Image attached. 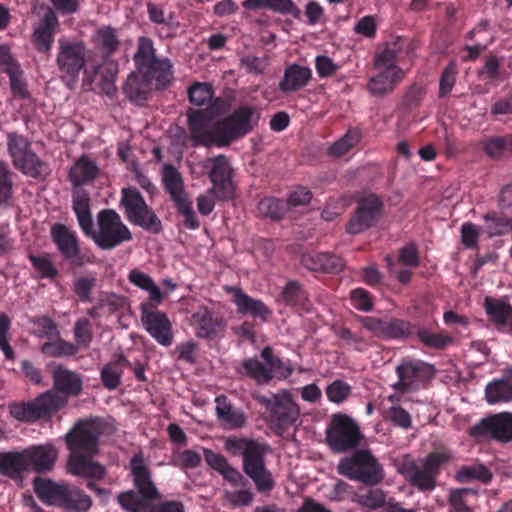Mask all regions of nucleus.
Segmentation results:
<instances>
[{
    "instance_id": "nucleus-14",
    "label": "nucleus",
    "mask_w": 512,
    "mask_h": 512,
    "mask_svg": "<svg viewBox=\"0 0 512 512\" xmlns=\"http://www.w3.org/2000/svg\"><path fill=\"white\" fill-rule=\"evenodd\" d=\"M364 436L357 423L345 414H335L326 431V441L333 452L344 453L361 445Z\"/></svg>"
},
{
    "instance_id": "nucleus-1",
    "label": "nucleus",
    "mask_w": 512,
    "mask_h": 512,
    "mask_svg": "<svg viewBox=\"0 0 512 512\" xmlns=\"http://www.w3.org/2000/svg\"><path fill=\"white\" fill-rule=\"evenodd\" d=\"M52 389L27 402H13L9 405L10 415L26 423H34L49 418L64 408L70 398L79 396L83 391L82 375L62 365L51 369Z\"/></svg>"
},
{
    "instance_id": "nucleus-34",
    "label": "nucleus",
    "mask_w": 512,
    "mask_h": 512,
    "mask_svg": "<svg viewBox=\"0 0 512 512\" xmlns=\"http://www.w3.org/2000/svg\"><path fill=\"white\" fill-rule=\"evenodd\" d=\"M485 398L489 404L512 400V368L501 379L494 380L486 385Z\"/></svg>"
},
{
    "instance_id": "nucleus-6",
    "label": "nucleus",
    "mask_w": 512,
    "mask_h": 512,
    "mask_svg": "<svg viewBox=\"0 0 512 512\" xmlns=\"http://www.w3.org/2000/svg\"><path fill=\"white\" fill-rule=\"evenodd\" d=\"M253 398L265 408L267 423L277 435H283L300 415L298 405L286 390L270 395L255 394Z\"/></svg>"
},
{
    "instance_id": "nucleus-40",
    "label": "nucleus",
    "mask_w": 512,
    "mask_h": 512,
    "mask_svg": "<svg viewBox=\"0 0 512 512\" xmlns=\"http://www.w3.org/2000/svg\"><path fill=\"white\" fill-rule=\"evenodd\" d=\"M72 208L83 233L85 235L91 233L94 225L90 210L89 195L83 192L73 196Z\"/></svg>"
},
{
    "instance_id": "nucleus-24",
    "label": "nucleus",
    "mask_w": 512,
    "mask_h": 512,
    "mask_svg": "<svg viewBox=\"0 0 512 512\" xmlns=\"http://www.w3.org/2000/svg\"><path fill=\"white\" fill-rule=\"evenodd\" d=\"M27 470L38 473L50 471L57 458V451L51 444L34 445L23 450Z\"/></svg>"
},
{
    "instance_id": "nucleus-35",
    "label": "nucleus",
    "mask_w": 512,
    "mask_h": 512,
    "mask_svg": "<svg viewBox=\"0 0 512 512\" xmlns=\"http://www.w3.org/2000/svg\"><path fill=\"white\" fill-rule=\"evenodd\" d=\"M154 89V85L146 81L145 77H141L140 74L131 73L123 87V91L126 96L137 104L142 105L145 103Z\"/></svg>"
},
{
    "instance_id": "nucleus-61",
    "label": "nucleus",
    "mask_w": 512,
    "mask_h": 512,
    "mask_svg": "<svg viewBox=\"0 0 512 512\" xmlns=\"http://www.w3.org/2000/svg\"><path fill=\"white\" fill-rule=\"evenodd\" d=\"M96 282L95 277H79L73 283V292L81 302H91V294Z\"/></svg>"
},
{
    "instance_id": "nucleus-44",
    "label": "nucleus",
    "mask_w": 512,
    "mask_h": 512,
    "mask_svg": "<svg viewBox=\"0 0 512 512\" xmlns=\"http://www.w3.org/2000/svg\"><path fill=\"white\" fill-rule=\"evenodd\" d=\"M455 478L460 483L479 481L487 484L492 479V473L483 464L465 465L457 471Z\"/></svg>"
},
{
    "instance_id": "nucleus-48",
    "label": "nucleus",
    "mask_w": 512,
    "mask_h": 512,
    "mask_svg": "<svg viewBox=\"0 0 512 512\" xmlns=\"http://www.w3.org/2000/svg\"><path fill=\"white\" fill-rule=\"evenodd\" d=\"M362 133L358 128H351L339 140L334 142L329 148V155L341 157L346 154L351 148L355 147L361 140Z\"/></svg>"
},
{
    "instance_id": "nucleus-10",
    "label": "nucleus",
    "mask_w": 512,
    "mask_h": 512,
    "mask_svg": "<svg viewBox=\"0 0 512 512\" xmlns=\"http://www.w3.org/2000/svg\"><path fill=\"white\" fill-rule=\"evenodd\" d=\"M260 115L254 106L240 105L230 115L215 122L218 147H227L233 141L251 133Z\"/></svg>"
},
{
    "instance_id": "nucleus-28",
    "label": "nucleus",
    "mask_w": 512,
    "mask_h": 512,
    "mask_svg": "<svg viewBox=\"0 0 512 512\" xmlns=\"http://www.w3.org/2000/svg\"><path fill=\"white\" fill-rule=\"evenodd\" d=\"M196 329V336L204 339H214L224 327V321L206 307H201L191 317Z\"/></svg>"
},
{
    "instance_id": "nucleus-22",
    "label": "nucleus",
    "mask_w": 512,
    "mask_h": 512,
    "mask_svg": "<svg viewBox=\"0 0 512 512\" xmlns=\"http://www.w3.org/2000/svg\"><path fill=\"white\" fill-rule=\"evenodd\" d=\"M225 290L232 295V302L238 314L248 315L263 322H267L272 316V310L262 300L251 297L241 288L227 286Z\"/></svg>"
},
{
    "instance_id": "nucleus-26",
    "label": "nucleus",
    "mask_w": 512,
    "mask_h": 512,
    "mask_svg": "<svg viewBox=\"0 0 512 512\" xmlns=\"http://www.w3.org/2000/svg\"><path fill=\"white\" fill-rule=\"evenodd\" d=\"M484 308L489 321L500 332L512 331V306L503 299L485 297Z\"/></svg>"
},
{
    "instance_id": "nucleus-55",
    "label": "nucleus",
    "mask_w": 512,
    "mask_h": 512,
    "mask_svg": "<svg viewBox=\"0 0 512 512\" xmlns=\"http://www.w3.org/2000/svg\"><path fill=\"white\" fill-rule=\"evenodd\" d=\"M74 339L78 346L88 348L93 339V328L91 321L82 317L79 318L73 329Z\"/></svg>"
},
{
    "instance_id": "nucleus-33",
    "label": "nucleus",
    "mask_w": 512,
    "mask_h": 512,
    "mask_svg": "<svg viewBox=\"0 0 512 512\" xmlns=\"http://www.w3.org/2000/svg\"><path fill=\"white\" fill-rule=\"evenodd\" d=\"M130 366L129 360L122 353L116 354L101 369L100 378L103 386L108 390H114L121 384L124 368Z\"/></svg>"
},
{
    "instance_id": "nucleus-23",
    "label": "nucleus",
    "mask_w": 512,
    "mask_h": 512,
    "mask_svg": "<svg viewBox=\"0 0 512 512\" xmlns=\"http://www.w3.org/2000/svg\"><path fill=\"white\" fill-rule=\"evenodd\" d=\"M59 20L55 11L48 8L32 33V42L39 53L51 52Z\"/></svg>"
},
{
    "instance_id": "nucleus-29",
    "label": "nucleus",
    "mask_w": 512,
    "mask_h": 512,
    "mask_svg": "<svg viewBox=\"0 0 512 512\" xmlns=\"http://www.w3.org/2000/svg\"><path fill=\"white\" fill-rule=\"evenodd\" d=\"M311 78L312 71L309 67L291 64L286 67L278 88L284 94L296 92L307 86Z\"/></svg>"
},
{
    "instance_id": "nucleus-2",
    "label": "nucleus",
    "mask_w": 512,
    "mask_h": 512,
    "mask_svg": "<svg viewBox=\"0 0 512 512\" xmlns=\"http://www.w3.org/2000/svg\"><path fill=\"white\" fill-rule=\"evenodd\" d=\"M105 429L106 423L100 417L90 416L75 421L64 437L70 451L67 466L71 474L92 479L105 477V467L92 460V457L98 453L99 439Z\"/></svg>"
},
{
    "instance_id": "nucleus-31",
    "label": "nucleus",
    "mask_w": 512,
    "mask_h": 512,
    "mask_svg": "<svg viewBox=\"0 0 512 512\" xmlns=\"http://www.w3.org/2000/svg\"><path fill=\"white\" fill-rule=\"evenodd\" d=\"M33 486L35 494L43 503L63 506L67 495V487L41 477H36L33 480Z\"/></svg>"
},
{
    "instance_id": "nucleus-15",
    "label": "nucleus",
    "mask_w": 512,
    "mask_h": 512,
    "mask_svg": "<svg viewBox=\"0 0 512 512\" xmlns=\"http://www.w3.org/2000/svg\"><path fill=\"white\" fill-rule=\"evenodd\" d=\"M398 381L392 388L401 393L414 392L435 376V368L432 364L419 359L405 358L395 369Z\"/></svg>"
},
{
    "instance_id": "nucleus-45",
    "label": "nucleus",
    "mask_w": 512,
    "mask_h": 512,
    "mask_svg": "<svg viewBox=\"0 0 512 512\" xmlns=\"http://www.w3.org/2000/svg\"><path fill=\"white\" fill-rule=\"evenodd\" d=\"M257 210L261 216L278 221L284 217L287 204L282 199L265 197L259 201Z\"/></svg>"
},
{
    "instance_id": "nucleus-62",
    "label": "nucleus",
    "mask_w": 512,
    "mask_h": 512,
    "mask_svg": "<svg viewBox=\"0 0 512 512\" xmlns=\"http://www.w3.org/2000/svg\"><path fill=\"white\" fill-rule=\"evenodd\" d=\"M474 492L469 488L455 489L450 492L448 503L454 512H472L467 503V496Z\"/></svg>"
},
{
    "instance_id": "nucleus-49",
    "label": "nucleus",
    "mask_w": 512,
    "mask_h": 512,
    "mask_svg": "<svg viewBox=\"0 0 512 512\" xmlns=\"http://www.w3.org/2000/svg\"><path fill=\"white\" fill-rule=\"evenodd\" d=\"M412 334L411 324L408 321L392 318L384 320L381 338L404 339Z\"/></svg>"
},
{
    "instance_id": "nucleus-12",
    "label": "nucleus",
    "mask_w": 512,
    "mask_h": 512,
    "mask_svg": "<svg viewBox=\"0 0 512 512\" xmlns=\"http://www.w3.org/2000/svg\"><path fill=\"white\" fill-rule=\"evenodd\" d=\"M98 230L86 234L102 250H112L124 242L132 240V233L113 209H103L97 214Z\"/></svg>"
},
{
    "instance_id": "nucleus-11",
    "label": "nucleus",
    "mask_w": 512,
    "mask_h": 512,
    "mask_svg": "<svg viewBox=\"0 0 512 512\" xmlns=\"http://www.w3.org/2000/svg\"><path fill=\"white\" fill-rule=\"evenodd\" d=\"M120 207L123 208L126 219L133 225L141 227L151 234H160L162 222L155 211L148 206L144 197L136 187L121 189Z\"/></svg>"
},
{
    "instance_id": "nucleus-46",
    "label": "nucleus",
    "mask_w": 512,
    "mask_h": 512,
    "mask_svg": "<svg viewBox=\"0 0 512 512\" xmlns=\"http://www.w3.org/2000/svg\"><path fill=\"white\" fill-rule=\"evenodd\" d=\"M417 336L426 347L436 350H444L454 342L453 337L445 331L436 333L423 328L417 332Z\"/></svg>"
},
{
    "instance_id": "nucleus-54",
    "label": "nucleus",
    "mask_w": 512,
    "mask_h": 512,
    "mask_svg": "<svg viewBox=\"0 0 512 512\" xmlns=\"http://www.w3.org/2000/svg\"><path fill=\"white\" fill-rule=\"evenodd\" d=\"M357 503L370 510H376L386 505V495L382 489H368L356 495Z\"/></svg>"
},
{
    "instance_id": "nucleus-3",
    "label": "nucleus",
    "mask_w": 512,
    "mask_h": 512,
    "mask_svg": "<svg viewBox=\"0 0 512 512\" xmlns=\"http://www.w3.org/2000/svg\"><path fill=\"white\" fill-rule=\"evenodd\" d=\"M225 446L232 455L242 457V470L259 493H269L274 489L275 481L265 462L268 445L255 439L230 437Z\"/></svg>"
},
{
    "instance_id": "nucleus-4",
    "label": "nucleus",
    "mask_w": 512,
    "mask_h": 512,
    "mask_svg": "<svg viewBox=\"0 0 512 512\" xmlns=\"http://www.w3.org/2000/svg\"><path fill=\"white\" fill-rule=\"evenodd\" d=\"M137 72L146 81L154 85L155 90H165L172 83L173 63L167 57H158L151 38L138 39L137 50L133 56Z\"/></svg>"
},
{
    "instance_id": "nucleus-47",
    "label": "nucleus",
    "mask_w": 512,
    "mask_h": 512,
    "mask_svg": "<svg viewBox=\"0 0 512 512\" xmlns=\"http://www.w3.org/2000/svg\"><path fill=\"white\" fill-rule=\"evenodd\" d=\"M508 142V134L505 136H487L479 142V145L487 157L498 160L505 151H509Z\"/></svg>"
},
{
    "instance_id": "nucleus-36",
    "label": "nucleus",
    "mask_w": 512,
    "mask_h": 512,
    "mask_svg": "<svg viewBox=\"0 0 512 512\" xmlns=\"http://www.w3.org/2000/svg\"><path fill=\"white\" fill-rule=\"evenodd\" d=\"M280 297L289 306L301 310H309V297L303 285L297 280H289L283 287Z\"/></svg>"
},
{
    "instance_id": "nucleus-18",
    "label": "nucleus",
    "mask_w": 512,
    "mask_h": 512,
    "mask_svg": "<svg viewBox=\"0 0 512 512\" xmlns=\"http://www.w3.org/2000/svg\"><path fill=\"white\" fill-rule=\"evenodd\" d=\"M382 208L381 199L374 194L361 199L346 224L347 233L356 235L374 226L382 213Z\"/></svg>"
},
{
    "instance_id": "nucleus-63",
    "label": "nucleus",
    "mask_w": 512,
    "mask_h": 512,
    "mask_svg": "<svg viewBox=\"0 0 512 512\" xmlns=\"http://www.w3.org/2000/svg\"><path fill=\"white\" fill-rule=\"evenodd\" d=\"M351 393V386L343 380L337 379L326 388L327 398L333 403H341Z\"/></svg>"
},
{
    "instance_id": "nucleus-60",
    "label": "nucleus",
    "mask_w": 512,
    "mask_h": 512,
    "mask_svg": "<svg viewBox=\"0 0 512 512\" xmlns=\"http://www.w3.org/2000/svg\"><path fill=\"white\" fill-rule=\"evenodd\" d=\"M7 75L9 77L10 88L13 96L20 99H27L30 94L27 89V84L22 78V71L20 67L14 68V70L9 69L7 71Z\"/></svg>"
},
{
    "instance_id": "nucleus-41",
    "label": "nucleus",
    "mask_w": 512,
    "mask_h": 512,
    "mask_svg": "<svg viewBox=\"0 0 512 512\" xmlns=\"http://www.w3.org/2000/svg\"><path fill=\"white\" fill-rule=\"evenodd\" d=\"M239 372L258 385L268 384L272 380L271 370L256 357L244 359Z\"/></svg>"
},
{
    "instance_id": "nucleus-39",
    "label": "nucleus",
    "mask_w": 512,
    "mask_h": 512,
    "mask_svg": "<svg viewBox=\"0 0 512 512\" xmlns=\"http://www.w3.org/2000/svg\"><path fill=\"white\" fill-rule=\"evenodd\" d=\"M98 173L96 163L87 156H81L69 171L71 183L79 187L95 179Z\"/></svg>"
},
{
    "instance_id": "nucleus-58",
    "label": "nucleus",
    "mask_w": 512,
    "mask_h": 512,
    "mask_svg": "<svg viewBox=\"0 0 512 512\" xmlns=\"http://www.w3.org/2000/svg\"><path fill=\"white\" fill-rule=\"evenodd\" d=\"M189 101L197 106H203L213 97V90L206 83H194L188 89Z\"/></svg>"
},
{
    "instance_id": "nucleus-32",
    "label": "nucleus",
    "mask_w": 512,
    "mask_h": 512,
    "mask_svg": "<svg viewBox=\"0 0 512 512\" xmlns=\"http://www.w3.org/2000/svg\"><path fill=\"white\" fill-rule=\"evenodd\" d=\"M483 221L482 232L489 238L512 234V216L503 213L500 209L488 211L483 215Z\"/></svg>"
},
{
    "instance_id": "nucleus-20",
    "label": "nucleus",
    "mask_w": 512,
    "mask_h": 512,
    "mask_svg": "<svg viewBox=\"0 0 512 512\" xmlns=\"http://www.w3.org/2000/svg\"><path fill=\"white\" fill-rule=\"evenodd\" d=\"M188 127L190 138L195 146L210 147L212 144L218 146V138L214 132L215 123L212 124V117L208 111L191 110L188 113Z\"/></svg>"
},
{
    "instance_id": "nucleus-52",
    "label": "nucleus",
    "mask_w": 512,
    "mask_h": 512,
    "mask_svg": "<svg viewBox=\"0 0 512 512\" xmlns=\"http://www.w3.org/2000/svg\"><path fill=\"white\" fill-rule=\"evenodd\" d=\"M63 506L77 512H86L92 506V499L80 489L68 488Z\"/></svg>"
},
{
    "instance_id": "nucleus-21",
    "label": "nucleus",
    "mask_w": 512,
    "mask_h": 512,
    "mask_svg": "<svg viewBox=\"0 0 512 512\" xmlns=\"http://www.w3.org/2000/svg\"><path fill=\"white\" fill-rule=\"evenodd\" d=\"M130 469L137 494L143 501L152 502L160 499V493L151 479L149 468L145 465L142 454H135L130 460Z\"/></svg>"
},
{
    "instance_id": "nucleus-43",
    "label": "nucleus",
    "mask_w": 512,
    "mask_h": 512,
    "mask_svg": "<svg viewBox=\"0 0 512 512\" xmlns=\"http://www.w3.org/2000/svg\"><path fill=\"white\" fill-rule=\"evenodd\" d=\"M28 259L36 271L37 279L53 280L59 275V270L53 263L49 253H43L41 255L29 253Z\"/></svg>"
},
{
    "instance_id": "nucleus-25",
    "label": "nucleus",
    "mask_w": 512,
    "mask_h": 512,
    "mask_svg": "<svg viewBox=\"0 0 512 512\" xmlns=\"http://www.w3.org/2000/svg\"><path fill=\"white\" fill-rule=\"evenodd\" d=\"M404 78L405 72L402 68L383 69L369 79L367 90L373 96L383 97L391 93Z\"/></svg>"
},
{
    "instance_id": "nucleus-7",
    "label": "nucleus",
    "mask_w": 512,
    "mask_h": 512,
    "mask_svg": "<svg viewBox=\"0 0 512 512\" xmlns=\"http://www.w3.org/2000/svg\"><path fill=\"white\" fill-rule=\"evenodd\" d=\"M450 459L449 451H434L422 460L404 464L400 472L405 480L419 492H430L436 488L441 465Z\"/></svg>"
},
{
    "instance_id": "nucleus-37",
    "label": "nucleus",
    "mask_w": 512,
    "mask_h": 512,
    "mask_svg": "<svg viewBox=\"0 0 512 512\" xmlns=\"http://www.w3.org/2000/svg\"><path fill=\"white\" fill-rule=\"evenodd\" d=\"M28 472L23 451L0 452V474L10 479H18Z\"/></svg>"
},
{
    "instance_id": "nucleus-42",
    "label": "nucleus",
    "mask_w": 512,
    "mask_h": 512,
    "mask_svg": "<svg viewBox=\"0 0 512 512\" xmlns=\"http://www.w3.org/2000/svg\"><path fill=\"white\" fill-rule=\"evenodd\" d=\"M128 280L134 286L147 291L151 301L156 303H160L162 301L163 295L160 288L148 274L138 269H133L128 274Z\"/></svg>"
},
{
    "instance_id": "nucleus-50",
    "label": "nucleus",
    "mask_w": 512,
    "mask_h": 512,
    "mask_svg": "<svg viewBox=\"0 0 512 512\" xmlns=\"http://www.w3.org/2000/svg\"><path fill=\"white\" fill-rule=\"evenodd\" d=\"M119 505L128 512H150L151 504L133 490L122 492L117 497Z\"/></svg>"
},
{
    "instance_id": "nucleus-53",
    "label": "nucleus",
    "mask_w": 512,
    "mask_h": 512,
    "mask_svg": "<svg viewBox=\"0 0 512 512\" xmlns=\"http://www.w3.org/2000/svg\"><path fill=\"white\" fill-rule=\"evenodd\" d=\"M163 183L165 190L170 197L184 193V185L181 174L172 165H165L163 168Z\"/></svg>"
},
{
    "instance_id": "nucleus-38",
    "label": "nucleus",
    "mask_w": 512,
    "mask_h": 512,
    "mask_svg": "<svg viewBox=\"0 0 512 512\" xmlns=\"http://www.w3.org/2000/svg\"><path fill=\"white\" fill-rule=\"evenodd\" d=\"M93 42L104 59L112 56L120 47L117 30L111 26H102L97 29L93 36Z\"/></svg>"
},
{
    "instance_id": "nucleus-59",
    "label": "nucleus",
    "mask_w": 512,
    "mask_h": 512,
    "mask_svg": "<svg viewBox=\"0 0 512 512\" xmlns=\"http://www.w3.org/2000/svg\"><path fill=\"white\" fill-rule=\"evenodd\" d=\"M269 65L268 57L245 55L240 58V67L248 74L260 75Z\"/></svg>"
},
{
    "instance_id": "nucleus-30",
    "label": "nucleus",
    "mask_w": 512,
    "mask_h": 512,
    "mask_svg": "<svg viewBox=\"0 0 512 512\" xmlns=\"http://www.w3.org/2000/svg\"><path fill=\"white\" fill-rule=\"evenodd\" d=\"M404 48L406 53H410L414 49L409 40L397 37L394 41L388 43L384 49L376 53L375 66L383 67V69L400 68L396 63L399 61V54Z\"/></svg>"
},
{
    "instance_id": "nucleus-16",
    "label": "nucleus",
    "mask_w": 512,
    "mask_h": 512,
    "mask_svg": "<svg viewBox=\"0 0 512 512\" xmlns=\"http://www.w3.org/2000/svg\"><path fill=\"white\" fill-rule=\"evenodd\" d=\"M204 168L208 169V176L213 184L208 192L215 194V198L221 201L232 199L235 187L232 183L233 169L228 158L223 154L208 158Z\"/></svg>"
},
{
    "instance_id": "nucleus-17",
    "label": "nucleus",
    "mask_w": 512,
    "mask_h": 512,
    "mask_svg": "<svg viewBox=\"0 0 512 512\" xmlns=\"http://www.w3.org/2000/svg\"><path fill=\"white\" fill-rule=\"evenodd\" d=\"M469 435L475 439L492 438L503 443L512 441V413L502 412L481 419L470 427Z\"/></svg>"
},
{
    "instance_id": "nucleus-57",
    "label": "nucleus",
    "mask_w": 512,
    "mask_h": 512,
    "mask_svg": "<svg viewBox=\"0 0 512 512\" xmlns=\"http://www.w3.org/2000/svg\"><path fill=\"white\" fill-rule=\"evenodd\" d=\"M35 326V334L39 338H54L60 335L56 323L48 316L35 317L32 320Z\"/></svg>"
},
{
    "instance_id": "nucleus-51",
    "label": "nucleus",
    "mask_w": 512,
    "mask_h": 512,
    "mask_svg": "<svg viewBox=\"0 0 512 512\" xmlns=\"http://www.w3.org/2000/svg\"><path fill=\"white\" fill-rule=\"evenodd\" d=\"M55 341H49L42 345L41 351L51 357L73 356L77 353V345L70 343L60 336Z\"/></svg>"
},
{
    "instance_id": "nucleus-5",
    "label": "nucleus",
    "mask_w": 512,
    "mask_h": 512,
    "mask_svg": "<svg viewBox=\"0 0 512 512\" xmlns=\"http://www.w3.org/2000/svg\"><path fill=\"white\" fill-rule=\"evenodd\" d=\"M57 43L56 65L60 72V79L68 89L74 90L79 74L93 51L83 40L77 38L62 36Z\"/></svg>"
},
{
    "instance_id": "nucleus-13",
    "label": "nucleus",
    "mask_w": 512,
    "mask_h": 512,
    "mask_svg": "<svg viewBox=\"0 0 512 512\" xmlns=\"http://www.w3.org/2000/svg\"><path fill=\"white\" fill-rule=\"evenodd\" d=\"M340 475L364 484L377 485L383 479L382 467L369 450L354 451L340 459L337 466Z\"/></svg>"
},
{
    "instance_id": "nucleus-64",
    "label": "nucleus",
    "mask_w": 512,
    "mask_h": 512,
    "mask_svg": "<svg viewBox=\"0 0 512 512\" xmlns=\"http://www.w3.org/2000/svg\"><path fill=\"white\" fill-rule=\"evenodd\" d=\"M481 231L482 228H478L474 223L464 222L460 229L462 244L468 249H478V242Z\"/></svg>"
},
{
    "instance_id": "nucleus-19",
    "label": "nucleus",
    "mask_w": 512,
    "mask_h": 512,
    "mask_svg": "<svg viewBox=\"0 0 512 512\" xmlns=\"http://www.w3.org/2000/svg\"><path fill=\"white\" fill-rule=\"evenodd\" d=\"M141 321L146 331L160 345L168 347L172 344V324L164 312L150 309L149 304H142Z\"/></svg>"
},
{
    "instance_id": "nucleus-56",
    "label": "nucleus",
    "mask_w": 512,
    "mask_h": 512,
    "mask_svg": "<svg viewBox=\"0 0 512 512\" xmlns=\"http://www.w3.org/2000/svg\"><path fill=\"white\" fill-rule=\"evenodd\" d=\"M457 67L451 61L442 71L439 81V97L444 98L452 91L457 79Z\"/></svg>"
},
{
    "instance_id": "nucleus-9",
    "label": "nucleus",
    "mask_w": 512,
    "mask_h": 512,
    "mask_svg": "<svg viewBox=\"0 0 512 512\" xmlns=\"http://www.w3.org/2000/svg\"><path fill=\"white\" fill-rule=\"evenodd\" d=\"M6 144L14 167L24 175L41 179L50 173L49 164L38 157L25 136L10 132L7 134Z\"/></svg>"
},
{
    "instance_id": "nucleus-27",
    "label": "nucleus",
    "mask_w": 512,
    "mask_h": 512,
    "mask_svg": "<svg viewBox=\"0 0 512 512\" xmlns=\"http://www.w3.org/2000/svg\"><path fill=\"white\" fill-rule=\"evenodd\" d=\"M216 415L225 429H240L247 423V416L240 408H236L225 395L217 396Z\"/></svg>"
},
{
    "instance_id": "nucleus-8",
    "label": "nucleus",
    "mask_w": 512,
    "mask_h": 512,
    "mask_svg": "<svg viewBox=\"0 0 512 512\" xmlns=\"http://www.w3.org/2000/svg\"><path fill=\"white\" fill-rule=\"evenodd\" d=\"M51 241L64 261L73 268L95 264L97 258L89 248H82L77 232L62 223L50 228Z\"/></svg>"
}]
</instances>
